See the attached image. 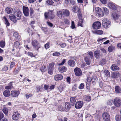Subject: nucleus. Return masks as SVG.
I'll return each mask as SVG.
<instances>
[{
  "label": "nucleus",
  "mask_w": 121,
  "mask_h": 121,
  "mask_svg": "<svg viewBox=\"0 0 121 121\" xmlns=\"http://www.w3.org/2000/svg\"><path fill=\"white\" fill-rule=\"evenodd\" d=\"M44 16L45 19L48 18L50 19H53L55 17V15L53 13V11L52 10H48V13L45 12Z\"/></svg>",
  "instance_id": "1"
},
{
  "label": "nucleus",
  "mask_w": 121,
  "mask_h": 121,
  "mask_svg": "<svg viewBox=\"0 0 121 121\" xmlns=\"http://www.w3.org/2000/svg\"><path fill=\"white\" fill-rule=\"evenodd\" d=\"M102 25L105 28H109L110 26L111 22L107 19H104L102 20Z\"/></svg>",
  "instance_id": "2"
},
{
  "label": "nucleus",
  "mask_w": 121,
  "mask_h": 121,
  "mask_svg": "<svg viewBox=\"0 0 121 121\" xmlns=\"http://www.w3.org/2000/svg\"><path fill=\"white\" fill-rule=\"evenodd\" d=\"M55 63L54 62L50 63L48 65V72L49 74L52 75L53 73L54 67Z\"/></svg>",
  "instance_id": "3"
},
{
  "label": "nucleus",
  "mask_w": 121,
  "mask_h": 121,
  "mask_svg": "<svg viewBox=\"0 0 121 121\" xmlns=\"http://www.w3.org/2000/svg\"><path fill=\"white\" fill-rule=\"evenodd\" d=\"M23 12L24 15L26 17H28L29 14L30 10L28 7L23 6L22 7Z\"/></svg>",
  "instance_id": "4"
},
{
  "label": "nucleus",
  "mask_w": 121,
  "mask_h": 121,
  "mask_svg": "<svg viewBox=\"0 0 121 121\" xmlns=\"http://www.w3.org/2000/svg\"><path fill=\"white\" fill-rule=\"evenodd\" d=\"M74 72L76 76H80L82 75V72L81 69L77 67L74 70Z\"/></svg>",
  "instance_id": "5"
},
{
  "label": "nucleus",
  "mask_w": 121,
  "mask_h": 121,
  "mask_svg": "<svg viewBox=\"0 0 121 121\" xmlns=\"http://www.w3.org/2000/svg\"><path fill=\"white\" fill-rule=\"evenodd\" d=\"M20 115L17 112H14L12 117V119L14 120H17L19 118Z\"/></svg>",
  "instance_id": "6"
},
{
  "label": "nucleus",
  "mask_w": 121,
  "mask_h": 121,
  "mask_svg": "<svg viewBox=\"0 0 121 121\" xmlns=\"http://www.w3.org/2000/svg\"><path fill=\"white\" fill-rule=\"evenodd\" d=\"M32 44L33 47L35 49H37L38 51V49L40 48L39 46V43L38 42L35 40H33L32 42Z\"/></svg>",
  "instance_id": "7"
},
{
  "label": "nucleus",
  "mask_w": 121,
  "mask_h": 121,
  "mask_svg": "<svg viewBox=\"0 0 121 121\" xmlns=\"http://www.w3.org/2000/svg\"><path fill=\"white\" fill-rule=\"evenodd\" d=\"M101 23L99 22H96L93 23L92 25L93 28L95 29H98L101 27Z\"/></svg>",
  "instance_id": "8"
},
{
  "label": "nucleus",
  "mask_w": 121,
  "mask_h": 121,
  "mask_svg": "<svg viewBox=\"0 0 121 121\" xmlns=\"http://www.w3.org/2000/svg\"><path fill=\"white\" fill-rule=\"evenodd\" d=\"M102 116L104 120L106 121H109L110 120V115L108 113L106 112L103 113Z\"/></svg>",
  "instance_id": "9"
},
{
  "label": "nucleus",
  "mask_w": 121,
  "mask_h": 121,
  "mask_svg": "<svg viewBox=\"0 0 121 121\" xmlns=\"http://www.w3.org/2000/svg\"><path fill=\"white\" fill-rule=\"evenodd\" d=\"M114 105L117 107H119L121 105V101L118 98L114 99Z\"/></svg>",
  "instance_id": "10"
},
{
  "label": "nucleus",
  "mask_w": 121,
  "mask_h": 121,
  "mask_svg": "<svg viewBox=\"0 0 121 121\" xmlns=\"http://www.w3.org/2000/svg\"><path fill=\"white\" fill-rule=\"evenodd\" d=\"M96 11L97 13L98 16L99 17H103L104 15L103 12L101 11V9L99 7L96 8Z\"/></svg>",
  "instance_id": "11"
},
{
  "label": "nucleus",
  "mask_w": 121,
  "mask_h": 121,
  "mask_svg": "<svg viewBox=\"0 0 121 121\" xmlns=\"http://www.w3.org/2000/svg\"><path fill=\"white\" fill-rule=\"evenodd\" d=\"M67 69V68L64 66L60 65L58 67V71L59 72L61 73L65 72L66 71Z\"/></svg>",
  "instance_id": "12"
},
{
  "label": "nucleus",
  "mask_w": 121,
  "mask_h": 121,
  "mask_svg": "<svg viewBox=\"0 0 121 121\" xmlns=\"http://www.w3.org/2000/svg\"><path fill=\"white\" fill-rule=\"evenodd\" d=\"M84 59L86 64L88 65H89L90 64L91 60L88 54H85L84 56Z\"/></svg>",
  "instance_id": "13"
},
{
  "label": "nucleus",
  "mask_w": 121,
  "mask_h": 121,
  "mask_svg": "<svg viewBox=\"0 0 121 121\" xmlns=\"http://www.w3.org/2000/svg\"><path fill=\"white\" fill-rule=\"evenodd\" d=\"M83 105V102L81 101H78L76 103L75 107L76 108L79 109L82 108Z\"/></svg>",
  "instance_id": "14"
},
{
  "label": "nucleus",
  "mask_w": 121,
  "mask_h": 121,
  "mask_svg": "<svg viewBox=\"0 0 121 121\" xmlns=\"http://www.w3.org/2000/svg\"><path fill=\"white\" fill-rule=\"evenodd\" d=\"M94 55L97 59L100 58L101 56V54L100 50H96L94 52Z\"/></svg>",
  "instance_id": "15"
},
{
  "label": "nucleus",
  "mask_w": 121,
  "mask_h": 121,
  "mask_svg": "<svg viewBox=\"0 0 121 121\" xmlns=\"http://www.w3.org/2000/svg\"><path fill=\"white\" fill-rule=\"evenodd\" d=\"M120 74L117 72H114L111 75V77L113 78H117L120 76Z\"/></svg>",
  "instance_id": "16"
},
{
  "label": "nucleus",
  "mask_w": 121,
  "mask_h": 121,
  "mask_svg": "<svg viewBox=\"0 0 121 121\" xmlns=\"http://www.w3.org/2000/svg\"><path fill=\"white\" fill-rule=\"evenodd\" d=\"M11 95L12 96L15 97L17 96L20 94L18 91H12L11 92Z\"/></svg>",
  "instance_id": "17"
},
{
  "label": "nucleus",
  "mask_w": 121,
  "mask_h": 121,
  "mask_svg": "<svg viewBox=\"0 0 121 121\" xmlns=\"http://www.w3.org/2000/svg\"><path fill=\"white\" fill-rule=\"evenodd\" d=\"M9 18L11 20L13 21L14 23L16 22L17 20L16 17L14 14H10L9 15Z\"/></svg>",
  "instance_id": "18"
},
{
  "label": "nucleus",
  "mask_w": 121,
  "mask_h": 121,
  "mask_svg": "<svg viewBox=\"0 0 121 121\" xmlns=\"http://www.w3.org/2000/svg\"><path fill=\"white\" fill-rule=\"evenodd\" d=\"M112 17H113V19L116 22L117 21H118L119 16L117 13L114 12L113 13L112 15Z\"/></svg>",
  "instance_id": "19"
},
{
  "label": "nucleus",
  "mask_w": 121,
  "mask_h": 121,
  "mask_svg": "<svg viewBox=\"0 0 121 121\" xmlns=\"http://www.w3.org/2000/svg\"><path fill=\"white\" fill-rule=\"evenodd\" d=\"M63 78V76L60 74H57L54 77V79L56 81L61 80Z\"/></svg>",
  "instance_id": "20"
},
{
  "label": "nucleus",
  "mask_w": 121,
  "mask_h": 121,
  "mask_svg": "<svg viewBox=\"0 0 121 121\" xmlns=\"http://www.w3.org/2000/svg\"><path fill=\"white\" fill-rule=\"evenodd\" d=\"M68 64L69 66L73 67L74 66L75 63L74 60H70L68 61Z\"/></svg>",
  "instance_id": "21"
},
{
  "label": "nucleus",
  "mask_w": 121,
  "mask_h": 121,
  "mask_svg": "<svg viewBox=\"0 0 121 121\" xmlns=\"http://www.w3.org/2000/svg\"><path fill=\"white\" fill-rule=\"evenodd\" d=\"M70 107H71L69 103L67 102L65 103L64 106L65 111H67L70 108Z\"/></svg>",
  "instance_id": "22"
},
{
  "label": "nucleus",
  "mask_w": 121,
  "mask_h": 121,
  "mask_svg": "<svg viewBox=\"0 0 121 121\" xmlns=\"http://www.w3.org/2000/svg\"><path fill=\"white\" fill-rule=\"evenodd\" d=\"M108 6L109 8L112 9H116L117 7L113 3H109L108 4Z\"/></svg>",
  "instance_id": "23"
},
{
  "label": "nucleus",
  "mask_w": 121,
  "mask_h": 121,
  "mask_svg": "<svg viewBox=\"0 0 121 121\" xmlns=\"http://www.w3.org/2000/svg\"><path fill=\"white\" fill-rule=\"evenodd\" d=\"M77 99L75 97H71L70 98V101L71 104L72 106H73L76 100Z\"/></svg>",
  "instance_id": "24"
},
{
  "label": "nucleus",
  "mask_w": 121,
  "mask_h": 121,
  "mask_svg": "<svg viewBox=\"0 0 121 121\" xmlns=\"http://www.w3.org/2000/svg\"><path fill=\"white\" fill-rule=\"evenodd\" d=\"M80 9L77 6H74L72 8V11L75 13H77V12H78Z\"/></svg>",
  "instance_id": "25"
},
{
  "label": "nucleus",
  "mask_w": 121,
  "mask_h": 121,
  "mask_svg": "<svg viewBox=\"0 0 121 121\" xmlns=\"http://www.w3.org/2000/svg\"><path fill=\"white\" fill-rule=\"evenodd\" d=\"M111 69L113 71L119 70V68L116 65L113 64L111 67Z\"/></svg>",
  "instance_id": "26"
},
{
  "label": "nucleus",
  "mask_w": 121,
  "mask_h": 121,
  "mask_svg": "<svg viewBox=\"0 0 121 121\" xmlns=\"http://www.w3.org/2000/svg\"><path fill=\"white\" fill-rule=\"evenodd\" d=\"M3 95L5 97H9L10 95V92L9 90H5L3 92Z\"/></svg>",
  "instance_id": "27"
},
{
  "label": "nucleus",
  "mask_w": 121,
  "mask_h": 121,
  "mask_svg": "<svg viewBox=\"0 0 121 121\" xmlns=\"http://www.w3.org/2000/svg\"><path fill=\"white\" fill-rule=\"evenodd\" d=\"M84 101L86 102L90 101L91 99V98L90 96L88 95H85L84 96L83 98Z\"/></svg>",
  "instance_id": "28"
},
{
  "label": "nucleus",
  "mask_w": 121,
  "mask_h": 121,
  "mask_svg": "<svg viewBox=\"0 0 121 121\" xmlns=\"http://www.w3.org/2000/svg\"><path fill=\"white\" fill-rule=\"evenodd\" d=\"M63 15L66 16H68L69 14V11L66 9L63 10Z\"/></svg>",
  "instance_id": "29"
},
{
  "label": "nucleus",
  "mask_w": 121,
  "mask_h": 121,
  "mask_svg": "<svg viewBox=\"0 0 121 121\" xmlns=\"http://www.w3.org/2000/svg\"><path fill=\"white\" fill-rule=\"evenodd\" d=\"M17 20H19L21 19L22 17V12L21 11L19 10L17 12Z\"/></svg>",
  "instance_id": "30"
},
{
  "label": "nucleus",
  "mask_w": 121,
  "mask_h": 121,
  "mask_svg": "<svg viewBox=\"0 0 121 121\" xmlns=\"http://www.w3.org/2000/svg\"><path fill=\"white\" fill-rule=\"evenodd\" d=\"M13 11V9L11 8L7 7L6 9V12L8 14L12 13Z\"/></svg>",
  "instance_id": "31"
},
{
  "label": "nucleus",
  "mask_w": 121,
  "mask_h": 121,
  "mask_svg": "<svg viewBox=\"0 0 121 121\" xmlns=\"http://www.w3.org/2000/svg\"><path fill=\"white\" fill-rule=\"evenodd\" d=\"M104 74L105 76L108 78L109 77L110 75V73L107 70H105L104 72Z\"/></svg>",
  "instance_id": "32"
},
{
  "label": "nucleus",
  "mask_w": 121,
  "mask_h": 121,
  "mask_svg": "<svg viewBox=\"0 0 121 121\" xmlns=\"http://www.w3.org/2000/svg\"><path fill=\"white\" fill-rule=\"evenodd\" d=\"M3 20L5 21V24L6 25V26H9L10 25V24L8 22L7 18L5 16H4L3 18Z\"/></svg>",
  "instance_id": "33"
},
{
  "label": "nucleus",
  "mask_w": 121,
  "mask_h": 121,
  "mask_svg": "<svg viewBox=\"0 0 121 121\" xmlns=\"http://www.w3.org/2000/svg\"><path fill=\"white\" fill-rule=\"evenodd\" d=\"M115 48L114 46L112 45L110 46L108 48V50L109 52H111Z\"/></svg>",
  "instance_id": "34"
},
{
  "label": "nucleus",
  "mask_w": 121,
  "mask_h": 121,
  "mask_svg": "<svg viewBox=\"0 0 121 121\" xmlns=\"http://www.w3.org/2000/svg\"><path fill=\"white\" fill-rule=\"evenodd\" d=\"M57 44L59 45L62 48H64L66 46V44L65 43H62L60 42L57 43Z\"/></svg>",
  "instance_id": "35"
},
{
  "label": "nucleus",
  "mask_w": 121,
  "mask_h": 121,
  "mask_svg": "<svg viewBox=\"0 0 121 121\" xmlns=\"http://www.w3.org/2000/svg\"><path fill=\"white\" fill-rule=\"evenodd\" d=\"M104 90L105 91L107 92H109V91L111 89L110 86H106L104 87Z\"/></svg>",
  "instance_id": "36"
},
{
  "label": "nucleus",
  "mask_w": 121,
  "mask_h": 121,
  "mask_svg": "<svg viewBox=\"0 0 121 121\" xmlns=\"http://www.w3.org/2000/svg\"><path fill=\"white\" fill-rule=\"evenodd\" d=\"M57 15L59 17H62L63 15V10L57 11Z\"/></svg>",
  "instance_id": "37"
},
{
  "label": "nucleus",
  "mask_w": 121,
  "mask_h": 121,
  "mask_svg": "<svg viewBox=\"0 0 121 121\" xmlns=\"http://www.w3.org/2000/svg\"><path fill=\"white\" fill-rule=\"evenodd\" d=\"M107 39L108 38L107 37L104 38L102 39L99 38L98 39L97 41L98 43H102L105 40Z\"/></svg>",
  "instance_id": "38"
},
{
  "label": "nucleus",
  "mask_w": 121,
  "mask_h": 121,
  "mask_svg": "<svg viewBox=\"0 0 121 121\" xmlns=\"http://www.w3.org/2000/svg\"><path fill=\"white\" fill-rule=\"evenodd\" d=\"M94 33L98 35H102L103 34V32L101 30H95L94 31Z\"/></svg>",
  "instance_id": "39"
},
{
  "label": "nucleus",
  "mask_w": 121,
  "mask_h": 121,
  "mask_svg": "<svg viewBox=\"0 0 121 121\" xmlns=\"http://www.w3.org/2000/svg\"><path fill=\"white\" fill-rule=\"evenodd\" d=\"M58 109L60 111H65V108H64V105L59 106L58 107Z\"/></svg>",
  "instance_id": "40"
},
{
  "label": "nucleus",
  "mask_w": 121,
  "mask_h": 121,
  "mask_svg": "<svg viewBox=\"0 0 121 121\" xmlns=\"http://www.w3.org/2000/svg\"><path fill=\"white\" fill-rule=\"evenodd\" d=\"M115 91L117 93H119L121 92L119 86H115Z\"/></svg>",
  "instance_id": "41"
},
{
  "label": "nucleus",
  "mask_w": 121,
  "mask_h": 121,
  "mask_svg": "<svg viewBox=\"0 0 121 121\" xmlns=\"http://www.w3.org/2000/svg\"><path fill=\"white\" fill-rule=\"evenodd\" d=\"M13 87L12 84L11 82H10V84L6 86L5 87V88L6 89H9L12 88Z\"/></svg>",
  "instance_id": "42"
},
{
  "label": "nucleus",
  "mask_w": 121,
  "mask_h": 121,
  "mask_svg": "<svg viewBox=\"0 0 121 121\" xmlns=\"http://www.w3.org/2000/svg\"><path fill=\"white\" fill-rule=\"evenodd\" d=\"M91 78H88V79L87 80V82L86 83V88L88 89H89L90 88V87L89 86H88L89 85V84H88L87 83H89L90 82H91Z\"/></svg>",
  "instance_id": "43"
},
{
  "label": "nucleus",
  "mask_w": 121,
  "mask_h": 121,
  "mask_svg": "<svg viewBox=\"0 0 121 121\" xmlns=\"http://www.w3.org/2000/svg\"><path fill=\"white\" fill-rule=\"evenodd\" d=\"M30 16L31 17H32V15L34 13V11L33 8L31 7H30Z\"/></svg>",
  "instance_id": "44"
},
{
  "label": "nucleus",
  "mask_w": 121,
  "mask_h": 121,
  "mask_svg": "<svg viewBox=\"0 0 121 121\" xmlns=\"http://www.w3.org/2000/svg\"><path fill=\"white\" fill-rule=\"evenodd\" d=\"M3 111L4 113L6 115H8V110L6 108H4L3 109Z\"/></svg>",
  "instance_id": "45"
},
{
  "label": "nucleus",
  "mask_w": 121,
  "mask_h": 121,
  "mask_svg": "<svg viewBox=\"0 0 121 121\" xmlns=\"http://www.w3.org/2000/svg\"><path fill=\"white\" fill-rule=\"evenodd\" d=\"M116 120L117 121H119L121 120V116L120 115H117L115 117Z\"/></svg>",
  "instance_id": "46"
},
{
  "label": "nucleus",
  "mask_w": 121,
  "mask_h": 121,
  "mask_svg": "<svg viewBox=\"0 0 121 121\" xmlns=\"http://www.w3.org/2000/svg\"><path fill=\"white\" fill-rule=\"evenodd\" d=\"M103 10L104 11V13L106 15L108 14L109 13V11L108 9L106 8H104Z\"/></svg>",
  "instance_id": "47"
},
{
  "label": "nucleus",
  "mask_w": 121,
  "mask_h": 121,
  "mask_svg": "<svg viewBox=\"0 0 121 121\" xmlns=\"http://www.w3.org/2000/svg\"><path fill=\"white\" fill-rule=\"evenodd\" d=\"M5 42L4 41H2L0 42V46L1 48H3L5 46Z\"/></svg>",
  "instance_id": "48"
},
{
  "label": "nucleus",
  "mask_w": 121,
  "mask_h": 121,
  "mask_svg": "<svg viewBox=\"0 0 121 121\" xmlns=\"http://www.w3.org/2000/svg\"><path fill=\"white\" fill-rule=\"evenodd\" d=\"M20 45V43L18 41H16L14 43V46L16 48L19 47Z\"/></svg>",
  "instance_id": "49"
},
{
  "label": "nucleus",
  "mask_w": 121,
  "mask_h": 121,
  "mask_svg": "<svg viewBox=\"0 0 121 121\" xmlns=\"http://www.w3.org/2000/svg\"><path fill=\"white\" fill-rule=\"evenodd\" d=\"M46 3L50 5H52L54 3L52 0H48L46 2Z\"/></svg>",
  "instance_id": "50"
},
{
  "label": "nucleus",
  "mask_w": 121,
  "mask_h": 121,
  "mask_svg": "<svg viewBox=\"0 0 121 121\" xmlns=\"http://www.w3.org/2000/svg\"><path fill=\"white\" fill-rule=\"evenodd\" d=\"M46 67L44 66H42L40 70L42 72H44L46 71Z\"/></svg>",
  "instance_id": "51"
},
{
  "label": "nucleus",
  "mask_w": 121,
  "mask_h": 121,
  "mask_svg": "<svg viewBox=\"0 0 121 121\" xmlns=\"http://www.w3.org/2000/svg\"><path fill=\"white\" fill-rule=\"evenodd\" d=\"M113 103L112 100H109L107 102V104L108 105H111Z\"/></svg>",
  "instance_id": "52"
},
{
  "label": "nucleus",
  "mask_w": 121,
  "mask_h": 121,
  "mask_svg": "<svg viewBox=\"0 0 121 121\" xmlns=\"http://www.w3.org/2000/svg\"><path fill=\"white\" fill-rule=\"evenodd\" d=\"M27 54L28 56L31 57H35L36 56V55H34L33 53L30 52H28Z\"/></svg>",
  "instance_id": "53"
},
{
  "label": "nucleus",
  "mask_w": 121,
  "mask_h": 121,
  "mask_svg": "<svg viewBox=\"0 0 121 121\" xmlns=\"http://www.w3.org/2000/svg\"><path fill=\"white\" fill-rule=\"evenodd\" d=\"M83 19H80L79 20L78 22V25L80 26H82V23H83Z\"/></svg>",
  "instance_id": "54"
},
{
  "label": "nucleus",
  "mask_w": 121,
  "mask_h": 121,
  "mask_svg": "<svg viewBox=\"0 0 121 121\" xmlns=\"http://www.w3.org/2000/svg\"><path fill=\"white\" fill-rule=\"evenodd\" d=\"M65 62L66 60L65 59L63 60L60 63L58 64V65L59 66H60V65H63L65 64Z\"/></svg>",
  "instance_id": "55"
},
{
  "label": "nucleus",
  "mask_w": 121,
  "mask_h": 121,
  "mask_svg": "<svg viewBox=\"0 0 121 121\" xmlns=\"http://www.w3.org/2000/svg\"><path fill=\"white\" fill-rule=\"evenodd\" d=\"M4 117V115L1 111H0V121Z\"/></svg>",
  "instance_id": "56"
},
{
  "label": "nucleus",
  "mask_w": 121,
  "mask_h": 121,
  "mask_svg": "<svg viewBox=\"0 0 121 121\" xmlns=\"http://www.w3.org/2000/svg\"><path fill=\"white\" fill-rule=\"evenodd\" d=\"M60 55V53L56 52L53 53V56H59Z\"/></svg>",
  "instance_id": "57"
},
{
  "label": "nucleus",
  "mask_w": 121,
  "mask_h": 121,
  "mask_svg": "<svg viewBox=\"0 0 121 121\" xmlns=\"http://www.w3.org/2000/svg\"><path fill=\"white\" fill-rule=\"evenodd\" d=\"M84 86V84L83 83H82L81 84L80 86L78 87L80 89H82L83 88Z\"/></svg>",
  "instance_id": "58"
},
{
  "label": "nucleus",
  "mask_w": 121,
  "mask_h": 121,
  "mask_svg": "<svg viewBox=\"0 0 121 121\" xmlns=\"http://www.w3.org/2000/svg\"><path fill=\"white\" fill-rule=\"evenodd\" d=\"M88 53V55H89L90 56L91 58H93V53L92 52H89Z\"/></svg>",
  "instance_id": "59"
},
{
  "label": "nucleus",
  "mask_w": 121,
  "mask_h": 121,
  "mask_svg": "<svg viewBox=\"0 0 121 121\" xmlns=\"http://www.w3.org/2000/svg\"><path fill=\"white\" fill-rule=\"evenodd\" d=\"M45 48L48 49L49 47V43H47L45 45Z\"/></svg>",
  "instance_id": "60"
},
{
  "label": "nucleus",
  "mask_w": 121,
  "mask_h": 121,
  "mask_svg": "<svg viewBox=\"0 0 121 121\" xmlns=\"http://www.w3.org/2000/svg\"><path fill=\"white\" fill-rule=\"evenodd\" d=\"M101 63L102 65H104L106 63L105 60L104 59H103L101 61Z\"/></svg>",
  "instance_id": "61"
},
{
  "label": "nucleus",
  "mask_w": 121,
  "mask_h": 121,
  "mask_svg": "<svg viewBox=\"0 0 121 121\" xmlns=\"http://www.w3.org/2000/svg\"><path fill=\"white\" fill-rule=\"evenodd\" d=\"M58 120V121H67V119L65 117L63 119H60Z\"/></svg>",
  "instance_id": "62"
},
{
  "label": "nucleus",
  "mask_w": 121,
  "mask_h": 121,
  "mask_svg": "<svg viewBox=\"0 0 121 121\" xmlns=\"http://www.w3.org/2000/svg\"><path fill=\"white\" fill-rule=\"evenodd\" d=\"M48 25L50 27H52L53 26V24L51 23L48 22H47Z\"/></svg>",
  "instance_id": "63"
},
{
  "label": "nucleus",
  "mask_w": 121,
  "mask_h": 121,
  "mask_svg": "<svg viewBox=\"0 0 121 121\" xmlns=\"http://www.w3.org/2000/svg\"><path fill=\"white\" fill-rule=\"evenodd\" d=\"M77 88V86L75 84L72 87V90L73 91H75Z\"/></svg>",
  "instance_id": "64"
}]
</instances>
